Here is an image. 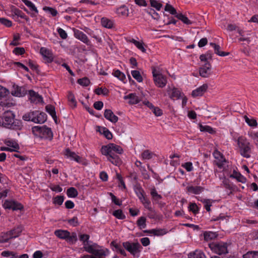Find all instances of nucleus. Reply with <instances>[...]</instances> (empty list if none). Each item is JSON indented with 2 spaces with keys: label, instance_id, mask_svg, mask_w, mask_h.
Wrapping results in <instances>:
<instances>
[{
  "label": "nucleus",
  "instance_id": "obj_1",
  "mask_svg": "<svg viewBox=\"0 0 258 258\" xmlns=\"http://www.w3.org/2000/svg\"><path fill=\"white\" fill-rule=\"evenodd\" d=\"M15 116L12 111H5L0 116V126L14 130H21L22 128V122L19 120L14 119Z\"/></svg>",
  "mask_w": 258,
  "mask_h": 258
},
{
  "label": "nucleus",
  "instance_id": "obj_2",
  "mask_svg": "<svg viewBox=\"0 0 258 258\" xmlns=\"http://www.w3.org/2000/svg\"><path fill=\"white\" fill-rule=\"evenodd\" d=\"M239 152L241 156L246 158L250 157L251 147L249 141L244 137H239L237 140Z\"/></svg>",
  "mask_w": 258,
  "mask_h": 258
},
{
  "label": "nucleus",
  "instance_id": "obj_3",
  "mask_svg": "<svg viewBox=\"0 0 258 258\" xmlns=\"http://www.w3.org/2000/svg\"><path fill=\"white\" fill-rule=\"evenodd\" d=\"M33 134L41 138L52 139L53 135L50 128L44 125L42 126H35L32 128Z\"/></svg>",
  "mask_w": 258,
  "mask_h": 258
},
{
  "label": "nucleus",
  "instance_id": "obj_4",
  "mask_svg": "<svg viewBox=\"0 0 258 258\" xmlns=\"http://www.w3.org/2000/svg\"><path fill=\"white\" fill-rule=\"evenodd\" d=\"M122 245L124 248L133 256L137 257H139L141 249L142 248V247L139 242L126 241L123 242Z\"/></svg>",
  "mask_w": 258,
  "mask_h": 258
},
{
  "label": "nucleus",
  "instance_id": "obj_5",
  "mask_svg": "<svg viewBox=\"0 0 258 258\" xmlns=\"http://www.w3.org/2000/svg\"><path fill=\"white\" fill-rule=\"evenodd\" d=\"M101 152L102 154H108L109 153H114V152L121 154L123 153V149L118 145L110 143L107 145L102 146Z\"/></svg>",
  "mask_w": 258,
  "mask_h": 258
},
{
  "label": "nucleus",
  "instance_id": "obj_6",
  "mask_svg": "<svg viewBox=\"0 0 258 258\" xmlns=\"http://www.w3.org/2000/svg\"><path fill=\"white\" fill-rule=\"evenodd\" d=\"M209 247L213 251L219 255L228 252L227 244L224 242L211 243L209 244Z\"/></svg>",
  "mask_w": 258,
  "mask_h": 258
},
{
  "label": "nucleus",
  "instance_id": "obj_7",
  "mask_svg": "<svg viewBox=\"0 0 258 258\" xmlns=\"http://www.w3.org/2000/svg\"><path fill=\"white\" fill-rule=\"evenodd\" d=\"M200 75L203 78L209 77L212 74L211 64L207 62L200 68Z\"/></svg>",
  "mask_w": 258,
  "mask_h": 258
},
{
  "label": "nucleus",
  "instance_id": "obj_8",
  "mask_svg": "<svg viewBox=\"0 0 258 258\" xmlns=\"http://www.w3.org/2000/svg\"><path fill=\"white\" fill-rule=\"evenodd\" d=\"M27 91L24 87H20L14 85L11 90V94L13 96L16 97H23L26 94Z\"/></svg>",
  "mask_w": 258,
  "mask_h": 258
},
{
  "label": "nucleus",
  "instance_id": "obj_9",
  "mask_svg": "<svg viewBox=\"0 0 258 258\" xmlns=\"http://www.w3.org/2000/svg\"><path fill=\"white\" fill-rule=\"evenodd\" d=\"M4 206L6 209H12L13 211L21 210L23 206L19 203L14 201H6L4 203Z\"/></svg>",
  "mask_w": 258,
  "mask_h": 258
},
{
  "label": "nucleus",
  "instance_id": "obj_10",
  "mask_svg": "<svg viewBox=\"0 0 258 258\" xmlns=\"http://www.w3.org/2000/svg\"><path fill=\"white\" fill-rule=\"evenodd\" d=\"M213 156L217 160L215 161V164L218 167L222 168L223 167L224 163L226 162L223 154L218 150H215L213 153Z\"/></svg>",
  "mask_w": 258,
  "mask_h": 258
},
{
  "label": "nucleus",
  "instance_id": "obj_11",
  "mask_svg": "<svg viewBox=\"0 0 258 258\" xmlns=\"http://www.w3.org/2000/svg\"><path fill=\"white\" fill-rule=\"evenodd\" d=\"M153 80L156 86L159 88H163L165 87L167 82L166 77L162 74L157 77L154 76Z\"/></svg>",
  "mask_w": 258,
  "mask_h": 258
},
{
  "label": "nucleus",
  "instance_id": "obj_12",
  "mask_svg": "<svg viewBox=\"0 0 258 258\" xmlns=\"http://www.w3.org/2000/svg\"><path fill=\"white\" fill-rule=\"evenodd\" d=\"M74 36L76 38L79 39L87 45H88L90 42L86 35L80 30H75Z\"/></svg>",
  "mask_w": 258,
  "mask_h": 258
},
{
  "label": "nucleus",
  "instance_id": "obj_13",
  "mask_svg": "<svg viewBox=\"0 0 258 258\" xmlns=\"http://www.w3.org/2000/svg\"><path fill=\"white\" fill-rule=\"evenodd\" d=\"M40 54L48 62H51L53 61V56L50 51L45 47H41L40 50Z\"/></svg>",
  "mask_w": 258,
  "mask_h": 258
},
{
  "label": "nucleus",
  "instance_id": "obj_14",
  "mask_svg": "<svg viewBox=\"0 0 258 258\" xmlns=\"http://www.w3.org/2000/svg\"><path fill=\"white\" fill-rule=\"evenodd\" d=\"M107 156L108 160L111 162L113 164L119 166L121 163V160L119 156L114 153H109L108 154H103Z\"/></svg>",
  "mask_w": 258,
  "mask_h": 258
},
{
  "label": "nucleus",
  "instance_id": "obj_15",
  "mask_svg": "<svg viewBox=\"0 0 258 258\" xmlns=\"http://www.w3.org/2000/svg\"><path fill=\"white\" fill-rule=\"evenodd\" d=\"M208 88V86L207 84H203L202 86L193 90L191 95L193 97L202 96L204 93L207 90Z\"/></svg>",
  "mask_w": 258,
  "mask_h": 258
},
{
  "label": "nucleus",
  "instance_id": "obj_16",
  "mask_svg": "<svg viewBox=\"0 0 258 258\" xmlns=\"http://www.w3.org/2000/svg\"><path fill=\"white\" fill-rule=\"evenodd\" d=\"M105 118L112 123H116L118 119V117L114 115L110 109H106L104 114Z\"/></svg>",
  "mask_w": 258,
  "mask_h": 258
},
{
  "label": "nucleus",
  "instance_id": "obj_17",
  "mask_svg": "<svg viewBox=\"0 0 258 258\" xmlns=\"http://www.w3.org/2000/svg\"><path fill=\"white\" fill-rule=\"evenodd\" d=\"M167 91L169 95V97L171 99H179L181 96V92L177 88H174L173 89H171L169 87Z\"/></svg>",
  "mask_w": 258,
  "mask_h": 258
},
{
  "label": "nucleus",
  "instance_id": "obj_18",
  "mask_svg": "<svg viewBox=\"0 0 258 258\" xmlns=\"http://www.w3.org/2000/svg\"><path fill=\"white\" fill-rule=\"evenodd\" d=\"M64 154L68 157L75 160L78 163H80L82 161V158L77 155L75 152H72L69 148L66 149Z\"/></svg>",
  "mask_w": 258,
  "mask_h": 258
},
{
  "label": "nucleus",
  "instance_id": "obj_19",
  "mask_svg": "<svg viewBox=\"0 0 258 258\" xmlns=\"http://www.w3.org/2000/svg\"><path fill=\"white\" fill-rule=\"evenodd\" d=\"M124 100L129 99L128 103L130 104H136L140 102L139 97L135 93H130L125 95L123 97Z\"/></svg>",
  "mask_w": 258,
  "mask_h": 258
},
{
  "label": "nucleus",
  "instance_id": "obj_20",
  "mask_svg": "<svg viewBox=\"0 0 258 258\" xmlns=\"http://www.w3.org/2000/svg\"><path fill=\"white\" fill-rule=\"evenodd\" d=\"M37 114H36L35 119H33V122L36 123H43L47 119V115L44 112H39L37 111Z\"/></svg>",
  "mask_w": 258,
  "mask_h": 258
},
{
  "label": "nucleus",
  "instance_id": "obj_21",
  "mask_svg": "<svg viewBox=\"0 0 258 258\" xmlns=\"http://www.w3.org/2000/svg\"><path fill=\"white\" fill-rule=\"evenodd\" d=\"M187 191L191 194L199 195L204 190V187L201 186H188L186 187Z\"/></svg>",
  "mask_w": 258,
  "mask_h": 258
},
{
  "label": "nucleus",
  "instance_id": "obj_22",
  "mask_svg": "<svg viewBox=\"0 0 258 258\" xmlns=\"http://www.w3.org/2000/svg\"><path fill=\"white\" fill-rule=\"evenodd\" d=\"M144 232L153 234L156 236H162L166 234L167 233V231L165 229H153L149 230H144Z\"/></svg>",
  "mask_w": 258,
  "mask_h": 258
},
{
  "label": "nucleus",
  "instance_id": "obj_23",
  "mask_svg": "<svg viewBox=\"0 0 258 258\" xmlns=\"http://www.w3.org/2000/svg\"><path fill=\"white\" fill-rule=\"evenodd\" d=\"M210 44L214 47V52L219 56H225L228 55L229 54V52L220 51L221 47L219 45L216 44L214 43H210Z\"/></svg>",
  "mask_w": 258,
  "mask_h": 258
},
{
  "label": "nucleus",
  "instance_id": "obj_24",
  "mask_svg": "<svg viewBox=\"0 0 258 258\" xmlns=\"http://www.w3.org/2000/svg\"><path fill=\"white\" fill-rule=\"evenodd\" d=\"M54 234L58 238L66 239L70 235V232L67 230H57L54 232Z\"/></svg>",
  "mask_w": 258,
  "mask_h": 258
},
{
  "label": "nucleus",
  "instance_id": "obj_25",
  "mask_svg": "<svg viewBox=\"0 0 258 258\" xmlns=\"http://www.w3.org/2000/svg\"><path fill=\"white\" fill-rule=\"evenodd\" d=\"M116 13L121 16L127 17L128 15V9L124 5L121 6L117 8L116 11Z\"/></svg>",
  "mask_w": 258,
  "mask_h": 258
},
{
  "label": "nucleus",
  "instance_id": "obj_26",
  "mask_svg": "<svg viewBox=\"0 0 258 258\" xmlns=\"http://www.w3.org/2000/svg\"><path fill=\"white\" fill-rule=\"evenodd\" d=\"M46 111L51 116L54 120L56 122L57 117L55 110V107L51 105H47L45 107Z\"/></svg>",
  "mask_w": 258,
  "mask_h": 258
},
{
  "label": "nucleus",
  "instance_id": "obj_27",
  "mask_svg": "<svg viewBox=\"0 0 258 258\" xmlns=\"http://www.w3.org/2000/svg\"><path fill=\"white\" fill-rule=\"evenodd\" d=\"M203 234L204 239L207 241L214 239L218 236V234L216 232L212 231H206Z\"/></svg>",
  "mask_w": 258,
  "mask_h": 258
},
{
  "label": "nucleus",
  "instance_id": "obj_28",
  "mask_svg": "<svg viewBox=\"0 0 258 258\" xmlns=\"http://www.w3.org/2000/svg\"><path fill=\"white\" fill-rule=\"evenodd\" d=\"M230 177L236 178L238 181L241 183H245L246 181V178L242 175L239 172L234 170L232 174L230 175Z\"/></svg>",
  "mask_w": 258,
  "mask_h": 258
},
{
  "label": "nucleus",
  "instance_id": "obj_29",
  "mask_svg": "<svg viewBox=\"0 0 258 258\" xmlns=\"http://www.w3.org/2000/svg\"><path fill=\"white\" fill-rule=\"evenodd\" d=\"M37 113V111H33L28 112L23 116V119L25 121H31L33 122V119H35V115L36 116V114Z\"/></svg>",
  "mask_w": 258,
  "mask_h": 258
},
{
  "label": "nucleus",
  "instance_id": "obj_30",
  "mask_svg": "<svg viewBox=\"0 0 258 258\" xmlns=\"http://www.w3.org/2000/svg\"><path fill=\"white\" fill-rule=\"evenodd\" d=\"M101 23L102 26L106 28L111 29L113 27V22L105 17L101 19Z\"/></svg>",
  "mask_w": 258,
  "mask_h": 258
},
{
  "label": "nucleus",
  "instance_id": "obj_31",
  "mask_svg": "<svg viewBox=\"0 0 258 258\" xmlns=\"http://www.w3.org/2000/svg\"><path fill=\"white\" fill-rule=\"evenodd\" d=\"M12 238H14L18 237L20 233L22 231V228L21 227H17L13 229L12 230L9 231Z\"/></svg>",
  "mask_w": 258,
  "mask_h": 258
},
{
  "label": "nucleus",
  "instance_id": "obj_32",
  "mask_svg": "<svg viewBox=\"0 0 258 258\" xmlns=\"http://www.w3.org/2000/svg\"><path fill=\"white\" fill-rule=\"evenodd\" d=\"M10 239H12L9 231L2 232L0 234V243H5Z\"/></svg>",
  "mask_w": 258,
  "mask_h": 258
},
{
  "label": "nucleus",
  "instance_id": "obj_33",
  "mask_svg": "<svg viewBox=\"0 0 258 258\" xmlns=\"http://www.w3.org/2000/svg\"><path fill=\"white\" fill-rule=\"evenodd\" d=\"M150 194L153 201H158L162 198V196L157 193L155 187L151 189Z\"/></svg>",
  "mask_w": 258,
  "mask_h": 258
},
{
  "label": "nucleus",
  "instance_id": "obj_34",
  "mask_svg": "<svg viewBox=\"0 0 258 258\" xmlns=\"http://www.w3.org/2000/svg\"><path fill=\"white\" fill-rule=\"evenodd\" d=\"M188 258H206V257L203 252L196 250L193 253H190L188 255Z\"/></svg>",
  "mask_w": 258,
  "mask_h": 258
},
{
  "label": "nucleus",
  "instance_id": "obj_35",
  "mask_svg": "<svg viewBox=\"0 0 258 258\" xmlns=\"http://www.w3.org/2000/svg\"><path fill=\"white\" fill-rule=\"evenodd\" d=\"M175 17L185 24L190 25L192 24V22L188 18L181 13L176 14Z\"/></svg>",
  "mask_w": 258,
  "mask_h": 258
},
{
  "label": "nucleus",
  "instance_id": "obj_36",
  "mask_svg": "<svg viewBox=\"0 0 258 258\" xmlns=\"http://www.w3.org/2000/svg\"><path fill=\"white\" fill-rule=\"evenodd\" d=\"M2 255L8 258H17L18 254L17 253L9 250H5L2 252Z\"/></svg>",
  "mask_w": 258,
  "mask_h": 258
},
{
  "label": "nucleus",
  "instance_id": "obj_37",
  "mask_svg": "<svg viewBox=\"0 0 258 258\" xmlns=\"http://www.w3.org/2000/svg\"><path fill=\"white\" fill-rule=\"evenodd\" d=\"M67 194L69 198H76L77 197L78 192L75 187H71L67 189Z\"/></svg>",
  "mask_w": 258,
  "mask_h": 258
},
{
  "label": "nucleus",
  "instance_id": "obj_38",
  "mask_svg": "<svg viewBox=\"0 0 258 258\" xmlns=\"http://www.w3.org/2000/svg\"><path fill=\"white\" fill-rule=\"evenodd\" d=\"M99 131L100 133L103 134L107 139L110 140L112 138L111 133L106 127H101Z\"/></svg>",
  "mask_w": 258,
  "mask_h": 258
},
{
  "label": "nucleus",
  "instance_id": "obj_39",
  "mask_svg": "<svg viewBox=\"0 0 258 258\" xmlns=\"http://www.w3.org/2000/svg\"><path fill=\"white\" fill-rule=\"evenodd\" d=\"M146 12L149 14L153 19L158 20L160 18V15L156 12L154 9H148L145 10Z\"/></svg>",
  "mask_w": 258,
  "mask_h": 258
},
{
  "label": "nucleus",
  "instance_id": "obj_40",
  "mask_svg": "<svg viewBox=\"0 0 258 258\" xmlns=\"http://www.w3.org/2000/svg\"><path fill=\"white\" fill-rule=\"evenodd\" d=\"M243 258H258V251H248L243 254Z\"/></svg>",
  "mask_w": 258,
  "mask_h": 258
},
{
  "label": "nucleus",
  "instance_id": "obj_41",
  "mask_svg": "<svg viewBox=\"0 0 258 258\" xmlns=\"http://www.w3.org/2000/svg\"><path fill=\"white\" fill-rule=\"evenodd\" d=\"M154 155L153 153L149 150H145L141 154L142 158L144 160H150Z\"/></svg>",
  "mask_w": 258,
  "mask_h": 258
},
{
  "label": "nucleus",
  "instance_id": "obj_42",
  "mask_svg": "<svg viewBox=\"0 0 258 258\" xmlns=\"http://www.w3.org/2000/svg\"><path fill=\"white\" fill-rule=\"evenodd\" d=\"M140 201L146 209L150 211L152 210V208L151 207V202L146 196L140 199Z\"/></svg>",
  "mask_w": 258,
  "mask_h": 258
},
{
  "label": "nucleus",
  "instance_id": "obj_43",
  "mask_svg": "<svg viewBox=\"0 0 258 258\" xmlns=\"http://www.w3.org/2000/svg\"><path fill=\"white\" fill-rule=\"evenodd\" d=\"M68 99L70 102V105L72 107H75L77 106V101L75 99V97L71 92L69 93Z\"/></svg>",
  "mask_w": 258,
  "mask_h": 258
},
{
  "label": "nucleus",
  "instance_id": "obj_44",
  "mask_svg": "<svg viewBox=\"0 0 258 258\" xmlns=\"http://www.w3.org/2000/svg\"><path fill=\"white\" fill-rule=\"evenodd\" d=\"M6 144L10 147L12 148V149L16 150V151H17L19 149L20 147L18 144L14 140H8L6 142Z\"/></svg>",
  "mask_w": 258,
  "mask_h": 258
},
{
  "label": "nucleus",
  "instance_id": "obj_45",
  "mask_svg": "<svg viewBox=\"0 0 258 258\" xmlns=\"http://www.w3.org/2000/svg\"><path fill=\"white\" fill-rule=\"evenodd\" d=\"M29 94L31 97L34 98L35 101L37 102L42 101V98L33 90H29Z\"/></svg>",
  "mask_w": 258,
  "mask_h": 258
},
{
  "label": "nucleus",
  "instance_id": "obj_46",
  "mask_svg": "<svg viewBox=\"0 0 258 258\" xmlns=\"http://www.w3.org/2000/svg\"><path fill=\"white\" fill-rule=\"evenodd\" d=\"M22 1L30 8L31 11H34L37 14L38 13L37 8L31 1L29 0H22Z\"/></svg>",
  "mask_w": 258,
  "mask_h": 258
},
{
  "label": "nucleus",
  "instance_id": "obj_47",
  "mask_svg": "<svg viewBox=\"0 0 258 258\" xmlns=\"http://www.w3.org/2000/svg\"><path fill=\"white\" fill-rule=\"evenodd\" d=\"M200 130L201 132H208L211 134H213L215 133V131L213 130V128L209 125H203L202 124H200Z\"/></svg>",
  "mask_w": 258,
  "mask_h": 258
},
{
  "label": "nucleus",
  "instance_id": "obj_48",
  "mask_svg": "<svg viewBox=\"0 0 258 258\" xmlns=\"http://www.w3.org/2000/svg\"><path fill=\"white\" fill-rule=\"evenodd\" d=\"M151 6L155 8L157 11H160L163 5L156 0H150Z\"/></svg>",
  "mask_w": 258,
  "mask_h": 258
},
{
  "label": "nucleus",
  "instance_id": "obj_49",
  "mask_svg": "<svg viewBox=\"0 0 258 258\" xmlns=\"http://www.w3.org/2000/svg\"><path fill=\"white\" fill-rule=\"evenodd\" d=\"M79 236L80 240L83 242V246H84V244H86V243L90 242V241H89L90 238L89 235L86 234H81Z\"/></svg>",
  "mask_w": 258,
  "mask_h": 258
},
{
  "label": "nucleus",
  "instance_id": "obj_50",
  "mask_svg": "<svg viewBox=\"0 0 258 258\" xmlns=\"http://www.w3.org/2000/svg\"><path fill=\"white\" fill-rule=\"evenodd\" d=\"M77 236L76 233L73 232L71 235H69V236L67 238V241L70 244H74L77 241Z\"/></svg>",
  "mask_w": 258,
  "mask_h": 258
},
{
  "label": "nucleus",
  "instance_id": "obj_51",
  "mask_svg": "<svg viewBox=\"0 0 258 258\" xmlns=\"http://www.w3.org/2000/svg\"><path fill=\"white\" fill-rule=\"evenodd\" d=\"M132 76L138 82H142L143 81V78L141 75L140 73L138 71H132L131 72Z\"/></svg>",
  "mask_w": 258,
  "mask_h": 258
},
{
  "label": "nucleus",
  "instance_id": "obj_52",
  "mask_svg": "<svg viewBox=\"0 0 258 258\" xmlns=\"http://www.w3.org/2000/svg\"><path fill=\"white\" fill-rule=\"evenodd\" d=\"M146 218L145 217H141L138 220L137 223L140 229L145 228L146 227Z\"/></svg>",
  "mask_w": 258,
  "mask_h": 258
},
{
  "label": "nucleus",
  "instance_id": "obj_53",
  "mask_svg": "<svg viewBox=\"0 0 258 258\" xmlns=\"http://www.w3.org/2000/svg\"><path fill=\"white\" fill-rule=\"evenodd\" d=\"M113 215L118 219L123 220L125 218V215L123 214L121 210H115L113 213Z\"/></svg>",
  "mask_w": 258,
  "mask_h": 258
},
{
  "label": "nucleus",
  "instance_id": "obj_54",
  "mask_svg": "<svg viewBox=\"0 0 258 258\" xmlns=\"http://www.w3.org/2000/svg\"><path fill=\"white\" fill-rule=\"evenodd\" d=\"M245 122L250 126L256 127L257 125V121L254 119H249L247 116H244Z\"/></svg>",
  "mask_w": 258,
  "mask_h": 258
},
{
  "label": "nucleus",
  "instance_id": "obj_55",
  "mask_svg": "<svg viewBox=\"0 0 258 258\" xmlns=\"http://www.w3.org/2000/svg\"><path fill=\"white\" fill-rule=\"evenodd\" d=\"M64 201V197L63 196H57L53 199V203L58 205H61Z\"/></svg>",
  "mask_w": 258,
  "mask_h": 258
},
{
  "label": "nucleus",
  "instance_id": "obj_56",
  "mask_svg": "<svg viewBox=\"0 0 258 258\" xmlns=\"http://www.w3.org/2000/svg\"><path fill=\"white\" fill-rule=\"evenodd\" d=\"M164 10L165 11L169 12L172 15L175 16L177 14L176 10L170 4H166Z\"/></svg>",
  "mask_w": 258,
  "mask_h": 258
},
{
  "label": "nucleus",
  "instance_id": "obj_57",
  "mask_svg": "<svg viewBox=\"0 0 258 258\" xmlns=\"http://www.w3.org/2000/svg\"><path fill=\"white\" fill-rule=\"evenodd\" d=\"M43 10L45 12L49 13L53 17L56 16L58 14L56 9L51 7L45 6L43 8Z\"/></svg>",
  "mask_w": 258,
  "mask_h": 258
},
{
  "label": "nucleus",
  "instance_id": "obj_58",
  "mask_svg": "<svg viewBox=\"0 0 258 258\" xmlns=\"http://www.w3.org/2000/svg\"><path fill=\"white\" fill-rule=\"evenodd\" d=\"M113 74L115 77L117 78L122 81H124V80L125 79V76L124 74L119 70L115 71Z\"/></svg>",
  "mask_w": 258,
  "mask_h": 258
},
{
  "label": "nucleus",
  "instance_id": "obj_59",
  "mask_svg": "<svg viewBox=\"0 0 258 258\" xmlns=\"http://www.w3.org/2000/svg\"><path fill=\"white\" fill-rule=\"evenodd\" d=\"M108 90L105 88H98L95 90V92L97 95H107L108 93Z\"/></svg>",
  "mask_w": 258,
  "mask_h": 258
},
{
  "label": "nucleus",
  "instance_id": "obj_60",
  "mask_svg": "<svg viewBox=\"0 0 258 258\" xmlns=\"http://www.w3.org/2000/svg\"><path fill=\"white\" fill-rule=\"evenodd\" d=\"M78 83L83 86H87L89 85L90 80L86 77L78 80Z\"/></svg>",
  "mask_w": 258,
  "mask_h": 258
},
{
  "label": "nucleus",
  "instance_id": "obj_61",
  "mask_svg": "<svg viewBox=\"0 0 258 258\" xmlns=\"http://www.w3.org/2000/svg\"><path fill=\"white\" fill-rule=\"evenodd\" d=\"M188 208L189 210L191 211L194 214H197L199 213V208L195 203H190Z\"/></svg>",
  "mask_w": 258,
  "mask_h": 258
},
{
  "label": "nucleus",
  "instance_id": "obj_62",
  "mask_svg": "<svg viewBox=\"0 0 258 258\" xmlns=\"http://www.w3.org/2000/svg\"><path fill=\"white\" fill-rule=\"evenodd\" d=\"M0 23L8 27H11L12 25L11 21L4 18H0Z\"/></svg>",
  "mask_w": 258,
  "mask_h": 258
},
{
  "label": "nucleus",
  "instance_id": "obj_63",
  "mask_svg": "<svg viewBox=\"0 0 258 258\" xmlns=\"http://www.w3.org/2000/svg\"><path fill=\"white\" fill-rule=\"evenodd\" d=\"M57 31L59 34V36L63 39H66L68 37V34L67 32L62 28H58L57 29Z\"/></svg>",
  "mask_w": 258,
  "mask_h": 258
},
{
  "label": "nucleus",
  "instance_id": "obj_64",
  "mask_svg": "<svg viewBox=\"0 0 258 258\" xmlns=\"http://www.w3.org/2000/svg\"><path fill=\"white\" fill-rule=\"evenodd\" d=\"M136 192L139 199L140 200L142 198L145 196L144 192V191L143 189L141 187H137L136 189Z\"/></svg>",
  "mask_w": 258,
  "mask_h": 258
}]
</instances>
